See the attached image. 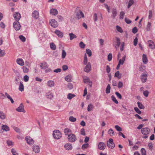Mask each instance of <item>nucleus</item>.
I'll use <instances>...</instances> for the list:
<instances>
[{
    "instance_id": "7ed1b4c3",
    "label": "nucleus",
    "mask_w": 155,
    "mask_h": 155,
    "mask_svg": "<svg viewBox=\"0 0 155 155\" xmlns=\"http://www.w3.org/2000/svg\"><path fill=\"white\" fill-rule=\"evenodd\" d=\"M68 141L71 142H75L77 140L76 136L74 134H70L68 135Z\"/></svg>"
},
{
    "instance_id": "a878e982",
    "label": "nucleus",
    "mask_w": 155,
    "mask_h": 155,
    "mask_svg": "<svg viewBox=\"0 0 155 155\" xmlns=\"http://www.w3.org/2000/svg\"><path fill=\"white\" fill-rule=\"evenodd\" d=\"M1 128L2 130L6 131L9 130V127L6 125H3L2 126Z\"/></svg>"
},
{
    "instance_id": "6e6552de",
    "label": "nucleus",
    "mask_w": 155,
    "mask_h": 155,
    "mask_svg": "<svg viewBox=\"0 0 155 155\" xmlns=\"http://www.w3.org/2000/svg\"><path fill=\"white\" fill-rule=\"evenodd\" d=\"M93 18L94 21H96L97 20L98 18L100 20L102 19V16L101 13L98 14L97 15L96 13H94V14Z\"/></svg>"
},
{
    "instance_id": "6ab92c4d",
    "label": "nucleus",
    "mask_w": 155,
    "mask_h": 155,
    "mask_svg": "<svg viewBox=\"0 0 155 155\" xmlns=\"http://www.w3.org/2000/svg\"><path fill=\"white\" fill-rule=\"evenodd\" d=\"M54 33L59 37L62 38L63 36V33L59 30H56Z\"/></svg>"
},
{
    "instance_id": "bf43d9fd",
    "label": "nucleus",
    "mask_w": 155,
    "mask_h": 155,
    "mask_svg": "<svg viewBox=\"0 0 155 155\" xmlns=\"http://www.w3.org/2000/svg\"><path fill=\"white\" fill-rule=\"evenodd\" d=\"M141 153L142 155H146V150L143 148H142L141 150Z\"/></svg>"
},
{
    "instance_id": "4468645a",
    "label": "nucleus",
    "mask_w": 155,
    "mask_h": 155,
    "mask_svg": "<svg viewBox=\"0 0 155 155\" xmlns=\"http://www.w3.org/2000/svg\"><path fill=\"white\" fill-rule=\"evenodd\" d=\"M16 110L19 112H22L24 113L25 112L24 110V106L22 103L16 109Z\"/></svg>"
},
{
    "instance_id": "c03bdc74",
    "label": "nucleus",
    "mask_w": 155,
    "mask_h": 155,
    "mask_svg": "<svg viewBox=\"0 0 155 155\" xmlns=\"http://www.w3.org/2000/svg\"><path fill=\"white\" fill-rule=\"evenodd\" d=\"M134 1L133 0H130L128 2L127 7L129 8L130 7L134 4Z\"/></svg>"
},
{
    "instance_id": "052dcab7",
    "label": "nucleus",
    "mask_w": 155,
    "mask_h": 155,
    "mask_svg": "<svg viewBox=\"0 0 155 155\" xmlns=\"http://www.w3.org/2000/svg\"><path fill=\"white\" fill-rule=\"evenodd\" d=\"M89 146L88 143H86L83 144L82 147V149H85L87 148Z\"/></svg>"
},
{
    "instance_id": "f3484780",
    "label": "nucleus",
    "mask_w": 155,
    "mask_h": 155,
    "mask_svg": "<svg viewBox=\"0 0 155 155\" xmlns=\"http://www.w3.org/2000/svg\"><path fill=\"white\" fill-rule=\"evenodd\" d=\"M50 13L53 15L55 16L58 14V11L55 8H51L50 10Z\"/></svg>"
},
{
    "instance_id": "9d476101",
    "label": "nucleus",
    "mask_w": 155,
    "mask_h": 155,
    "mask_svg": "<svg viewBox=\"0 0 155 155\" xmlns=\"http://www.w3.org/2000/svg\"><path fill=\"white\" fill-rule=\"evenodd\" d=\"M25 140L27 143L29 145H32L34 142V140L29 136L26 137Z\"/></svg>"
},
{
    "instance_id": "b1692460",
    "label": "nucleus",
    "mask_w": 155,
    "mask_h": 155,
    "mask_svg": "<svg viewBox=\"0 0 155 155\" xmlns=\"http://www.w3.org/2000/svg\"><path fill=\"white\" fill-rule=\"evenodd\" d=\"M116 46H115V48L117 50V48H118L120 45V39L118 37H116Z\"/></svg>"
},
{
    "instance_id": "1a4fd4ad",
    "label": "nucleus",
    "mask_w": 155,
    "mask_h": 155,
    "mask_svg": "<svg viewBox=\"0 0 155 155\" xmlns=\"http://www.w3.org/2000/svg\"><path fill=\"white\" fill-rule=\"evenodd\" d=\"M126 56H124L123 57L122 59H120L119 60L118 64L117 67L116 69L117 70L119 69L120 68V65H123L125 60Z\"/></svg>"
},
{
    "instance_id": "864d4df0",
    "label": "nucleus",
    "mask_w": 155,
    "mask_h": 155,
    "mask_svg": "<svg viewBox=\"0 0 155 155\" xmlns=\"http://www.w3.org/2000/svg\"><path fill=\"white\" fill-rule=\"evenodd\" d=\"M134 110L135 111L139 114H141V111L139 109V108L137 107H135L134 108Z\"/></svg>"
},
{
    "instance_id": "c85d7f7f",
    "label": "nucleus",
    "mask_w": 155,
    "mask_h": 155,
    "mask_svg": "<svg viewBox=\"0 0 155 155\" xmlns=\"http://www.w3.org/2000/svg\"><path fill=\"white\" fill-rule=\"evenodd\" d=\"M69 35L70 37V39L71 40L74 38H76L77 37L76 35L72 33H69Z\"/></svg>"
},
{
    "instance_id": "338daca9",
    "label": "nucleus",
    "mask_w": 155,
    "mask_h": 155,
    "mask_svg": "<svg viewBox=\"0 0 155 155\" xmlns=\"http://www.w3.org/2000/svg\"><path fill=\"white\" fill-rule=\"evenodd\" d=\"M118 87L119 88H121L123 86V83L121 81H119L118 83Z\"/></svg>"
},
{
    "instance_id": "a18cd8bd",
    "label": "nucleus",
    "mask_w": 155,
    "mask_h": 155,
    "mask_svg": "<svg viewBox=\"0 0 155 155\" xmlns=\"http://www.w3.org/2000/svg\"><path fill=\"white\" fill-rule=\"evenodd\" d=\"M111 99L112 101L115 102L116 104H118V101L117 100L114 96L112 95L111 96Z\"/></svg>"
},
{
    "instance_id": "20e7f679",
    "label": "nucleus",
    "mask_w": 155,
    "mask_h": 155,
    "mask_svg": "<svg viewBox=\"0 0 155 155\" xmlns=\"http://www.w3.org/2000/svg\"><path fill=\"white\" fill-rule=\"evenodd\" d=\"M13 27L16 31H19L21 28V26L18 21H15L13 23Z\"/></svg>"
},
{
    "instance_id": "412c9836",
    "label": "nucleus",
    "mask_w": 155,
    "mask_h": 155,
    "mask_svg": "<svg viewBox=\"0 0 155 155\" xmlns=\"http://www.w3.org/2000/svg\"><path fill=\"white\" fill-rule=\"evenodd\" d=\"M32 17L35 19H37L39 17V12L38 11H34L32 13Z\"/></svg>"
},
{
    "instance_id": "39448f33",
    "label": "nucleus",
    "mask_w": 155,
    "mask_h": 155,
    "mask_svg": "<svg viewBox=\"0 0 155 155\" xmlns=\"http://www.w3.org/2000/svg\"><path fill=\"white\" fill-rule=\"evenodd\" d=\"M75 12H76V17L78 19L83 18L84 16L82 12L78 9H77Z\"/></svg>"
},
{
    "instance_id": "473e14b6",
    "label": "nucleus",
    "mask_w": 155,
    "mask_h": 155,
    "mask_svg": "<svg viewBox=\"0 0 155 155\" xmlns=\"http://www.w3.org/2000/svg\"><path fill=\"white\" fill-rule=\"evenodd\" d=\"M64 132L65 135H68L71 132V130L69 128H66L64 130Z\"/></svg>"
},
{
    "instance_id": "2eb2a0df",
    "label": "nucleus",
    "mask_w": 155,
    "mask_h": 155,
    "mask_svg": "<svg viewBox=\"0 0 155 155\" xmlns=\"http://www.w3.org/2000/svg\"><path fill=\"white\" fill-rule=\"evenodd\" d=\"M32 149L36 153H38L40 151V148L39 147L36 145H34L33 146Z\"/></svg>"
},
{
    "instance_id": "e433bc0d",
    "label": "nucleus",
    "mask_w": 155,
    "mask_h": 155,
    "mask_svg": "<svg viewBox=\"0 0 155 155\" xmlns=\"http://www.w3.org/2000/svg\"><path fill=\"white\" fill-rule=\"evenodd\" d=\"M87 58L86 54H85L84 57L83 64L84 65H86L87 64Z\"/></svg>"
},
{
    "instance_id": "393cba45",
    "label": "nucleus",
    "mask_w": 155,
    "mask_h": 155,
    "mask_svg": "<svg viewBox=\"0 0 155 155\" xmlns=\"http://www.w3.org/2000/svg\"><path fill=\"white\" fill-rule=\"evenodd\" d=\"M112 18L114 19L117 14V12L116 9L113 8L112 11Z\"/></svg>"
},
{
    "instance_id": "e2e57ef3",
    "label": "nucleus",
    "mask_w": 155,
    "mask_h": 155,
    "mask_svg": "<svg viewBox=\"0 0 155 155\" xmlns=\"http://www.w3.org/2000/svg\"><path fill=\"white\" fill-rule=\"evenodd\" d=\"M11 151L13 155H18V153L16 152L15 149H12Z\"/></svg>"
},
{
    "instance_id": "79ce46f5",
    "label": "nucleus",
    "mask_w": 155,
    "mask_h": 155,
    "mask_svg": "<svg viewBox=\"0 0 155 155\" xmlns=\"http://www.w3.org/2000/svg\"><path fill=\"white\" fill-rule=\"evenodd\" d=\"M50 47L53 50H55L56 48V45L53 43H51L50 45Z\"/></svg>"
},
{
    "instance_id": "49530a36",
    "label": "nucleus",
    "mask_w": 155,
    "mask_h": 155,
    "mask_svg": "<svg viewBox=\"0 0 155 155\" xmlns=\"http://www.w3.org/2000/svg\"><path fill=\"white\" fill-rule=\"evenodd\" d=\"M86 53L88 54L89 57H90L91 56L92 52L91 50L88 49H87L86 51Z\"/></svg>"
},
{
    "instance_id": "0eeeda50",
    "label": "nucleus",
    "mask_w": 155,
    "mask_h": 155,
    "mask_svg": "<svg viewBox=\"0 0 155 155\" xmlns=\"http://www.w3.org/2000/svg\"><path fill=\"white\" fill-rule=\"evenodd\" d=\"M107 146L111 149L115 147V144L113 142V140L112 138H110L109 140L107 142Z\"/></svg>"
},
{
    "instance_id": "37998d69",
    "label": "nucleus",
    "mask_w": 155,
    "mask_h": 155,
    "mask_svg": "<svg viewBox=\"0 0 155 155\" xmlns=\"http://www.w3.org/2000/svg\"><path fill=\"white\" fill-rule=\"evenodd\" d=\"M116 28L117 30L119 32L122 33L123 32V31L122 28L119 26L117 25L116 26Z\"/></svg>"
},
{
    "instance_id": "603ef678",
    "label": "nucleus",
    "mask_w": 155,
    "mask_h": 155,
    "mask_svg": "<svg viewBox=\"0 0 155 155\" xmlns=\"http://www.w3.org/2000/svg\"><path fill=\"white\" fill-rule=\"evenodd\" d=\"M125 15V13L123 11H121L120 13V18L121 19H123L124 18V16Z\"/></svg>"
},
{
    "instance_id": "0e129e2a",
    "label": "nucleus",
    "mask_w": 155,
    "mask_h": 155,
    "mask_svg": "<svg viewBox=\"0 0 155 155\" xmlns=\"http://www.w3.org/2000/svg\"><path fill=\"white\" fill-rule=\"evenodd\" d=\"M117 97L119 98L120 99H121L122 98V96L118 92H116L115 93Z\"/></svg>"
},
{
    "instance_id": "c9c22d12",
    "label": "nucleus",
    "mask_w": 155,
    "mask_h": 155,
    "mask_svg": "<svg viewBox=\"0 0 155 155\" xmlns=\"http://www.w3.org/2000/svg\"><path fill=\"white\" fill-rule=\"evenodd\" d=\"M110 85L109 84H108L106 87V93L108 94H109L110 92Z\"/></svg>"
},
{
    "instance_id": "ddd939ff",
    "label": "nucleus",
    "mask_w": 155,
    "mask_h": 155,
    "mask_svg": "<svg viewBox=\"0 0 155 155\" xmlns=\"http://www.w3.org/2000/svg\"><path fill=\"white\" fill-rule=\"evenodd\" d=\"M91 70V66L90 62L88 63L86 66L85 67L84 71L86 72H89Z\"/></svg>"
},
{
    "instance_id": "ea45409f",
    "label": "nucleus",
    "mask_w": 155,
    "mask_h": 155,
    "mask_svg": "<svg viewBox=\"0 0 155 155\" xmlns=\"http://www.w3.org/2000/svg\"><path fill=\"white\" fill-rule=\"evenodd\" d=\"M93 105L91 104H90L88 106L87 110L88 111H89L92 110L93 109Z\"/></svg>"
},
{
    "instance_id": "5701e85b",
    "label": "nucleus",
    "mask_w": 155,
    "mask_h": 155,
    "mask_svg": "<svg viewBox=\"0 0 155 155\" xmlns=\"http://www.w3.org/2000/svg\"><path fill=\"white\" fill-rule=\"evenodd\" d=\"M47 85L49 87H52L54 85V81L52 80H49L47 82Z\"/></svg>"
},
{
    "instance_id": "a211bd4d",
    "label": "nucleus",
    "mask_w": 155,
    "mask_h": 155,
    "mask_svg": "<svg viewBox=\"0 0 155 155\" xmlns=\"http://www.w3.org/2000/svg\"><path fill=\"white\" fill-rule=\"evenodd\" d=\"M64 147L67 150H71L72 149V144L69 143H67L64 145Z\"/></svg>"
},
{
    "instance_id": "4c0bfd02",
    "label": "nucleus",
    "mask_w": 155,
    "mask_h": 155,
    "mask_svg": "<svg viewBox=\"0 0 155 155\" xmlns=\"http://www.w3.org/2000/svg\"><path fill=\"white\" fill-rule=\"evenodd\" d=\"M114 77H117L119 79H120L121 78V75L120 74V72L119 71H117L115 74Z\"/></svg>"
},
{
    "instance_id": "bb28decb",
    "label": "nucleus",
    "mask_w": 155,
    "mask_h": 155,
    "mask_svg": "<svg viewBox=\"0 0 155 155\" xmlns=\"http://www.w3.org/2000/svg\"><path fill=\"white\" fill-rule=\"evenodd\" d=\"M148 43L149 44V47L151 49L154 48V45L153 41L151 40H149L148 41Z\"/></svg>"
},
{
    "instance_id": "2f4dec72",
    "label": "nucleus",
    "mask_w": 155,
    "mask_h": 155,
    "mask_svg": "<svg viewBox=\"0 0 155 155\" xmlns=\"http://www.w3.org/2000/svg\"><path fill=\"white\" fill-rule=\"evenodd\" d=\"M72 79V76L71 75H67L65 78V80L66 81L69 82L71 81Z\"/></svg>"
},
{
    "instance_id": "cd10ccee",
    "label": "nucleus",
    "mask_w": 155,
    "mask_h": 155,
    "mask_svg": "<svg viewBox=\"0 0 155 155\" xmlns=\"http://www.w3.org/2000/svg\"><path fill=\"white\" fill-rule=\"evenodd\" d=\"M142 60L144 64H146L148 62L147 56L146 54H143L142 56Z\"/></svg>"
},
{
    "instance_id": "dca6fc26",
    "label": "nucleus",
    "mask_w": 155,
    "mask_h": 155,
    "mask_svg": "<svg viewBox=\"0 0 155 155\" xmlns=\"http://www.w3.org/2000/svg\"><path fill=\"white\" fill-rule=\"evenodd\" d=\"M16 62L20 66H23L24 64V61L22 58H17L16 60Z\"/></svg>"
},
{
    "instance_id": "4d7b16f0",
    "label": "nucleus",
    "mask_w": 155,
    "mask_h": 155,
    "mask_svg": "<svg viewBox=\"0 0 155 155\" xmlns=\"http://www.w3.org/2000/svg\"><path fill=\"white\" fill-rule=\"evenodd\" d=\"M108 133L110 136H113L114 134V133L113 130L111 129H110L108 131Z\"/></svg>"
},
{
    "instance_id": "72a5a7b5",
    "label": "nucleus",
    "mask_w": 155,
    "mask_h": 155,
    "mask_svg": "<svg viewBox=\"0 0 155 155\" xmlns=\"http://www.w3.org/2000/svg\"><path fill=\"white\" fill-rule=\"evenodd\" d=\"M18 89L21 92L24 90V86L21 82H20Z\"/></svg>"
},
{
    "instance_id": "09e8293b",
    "label": "nucleus",
    "mask_w": 155,
    "mask_h": 155,
    "mask_svg": "<svg viewBox=\"0 0 155 155\" xmlns=\"http://www.w3.org/2000/svg\"><path fill=\"white\" fill-rule=\"evenodd\" d=\"M84 82V83H88L90 82V80L89 78L87 77H85L83 78Z\"/></svg>"
},
{
    "instance_id": "f704fd0d",
    "label": "nucleus",
    "mask_w": 155,
    "mask_h": 155,
    "mask_svg": "<svg viewBox=\"0 0 155 155\" xmlns=\"http://www.w3.org/2000/svg\"><path fill=\"white\" fill-rule=\"evenodd\" d=\"M75 95L74 94L71 93H69L67 95V98L68 99L71 100L72 98L75 97Z\"/></svg>"
},
{
    "instance_id": "f03ea898",
    "label": "nucleus",
    "mask_w": 155,
    "mask_h": 155,
    "mask_svg": "<svg viewBox=\"0 0 155 155\" xmlns=\"http://www.w3.org/2000/svg\"><path fill=\"white\" fill-rule=\"evenodd\" d=\"M150 132V130L147 128H144L141 129L142 133L145 136H143V137L144 138H147L148 137L147 135Z\"/></svg>"
},
{
    "instance_id": "69168bd1",
    "label": "nucleus",
    "mask_w": 155,
    "mask_h": 155,
    "mask_svg": "<svg viewBox=\"0 0 155 155\" xmlns=\"http://www.w3.org/2000/svg\"><path fill=\"white\" fill-rule=\"evenodd\" d=\"M149 92L148 91L146 90L144 91L143 92V94L146 97H147L148 96Z\"/></svg>"
},
{
    "instance_id": "680f3d73",
    "label": "nucleus",
    "mask_w": 155,
    "mask_h": 155,
    "mask_svg": "<svg viewBox=\"0 0 155 155\" xmlns=\"http://www.w3.org/2000/svg\"><path fill=\"white\" fill-rule=\"evenodd\" d=\"M151 23L150 22H148L147 26V30L148 31L150 30Z\"/></svg>"
},
{
    "instance_id": "6e6d98bb",
    "label": "nucleus",
    "mask_w": 155,
    "mask_h": 155,
    "mask_svg": "<svg viewBox=\"0 0 155 155\" xmlns=\"http://www.w3.org/2000/svg\"><path fill=\"white\" fill-rule=\"evenodd\" d=\"M5 51L1 49L0 51V57H3L5 56Z\"/></svg>"
},
{
    "instance_id": "de8ad7c7",
    "label": "nucleus",
    "mask_w": 155,
    "mask_h": 155,
    "mask_svg": "<svg viewBox=\"0 0 155 155\" xmlns=\"http://www.w3.org/2000/svg\"><path fill=\"white\" fill-rule=\"evenodd\" d=\"M69 119L70 121L72 122H74L76 120V118L73 116L70 117L69 118Z\"/></svg>"
},
{
    "instance_id": "4be33fe9",
    "label": "nucleus",
    "mask_w": 155,
    "mask_h": 155,
    "mask_svg": "<svg viewBox=\"0 0 155 155\" xmlns=\"http://www.w3.org/2000/svg\"><path fill=\"white\" fill-rule=\"evenodd\" d=\"M40 67L43 69H45L48 68V64L46 62H44L40 64Z\"/></svg>"
},
{
    "instance_id": "7c9ffc66",
    "label": "nucleus",
    "mask_w": 155,
    "mask_h": 155,
    "mask_svg": "<svg viewBox=\"0 0 155 155\" xmlns=\"http://www.w3.org/2000/svg\"><path fill=\"white\" fill-rule=\"evenodd\" d=\"M6 116L5 113L2 111H0V118L2 120L5 119Z\"/></svg>"
},
{
    "instance_id": "3c124183",
    "label": "nucleus",
    "mask_w": 155,
    "mask_h": 155,
    "mask_svg": "<svg viewBox=\"0 0 155 155\" xmlns=\"http://www.w3.org/2000/svg\"><path fill=\"white\" fill-rule=\"evenodd\" d=\"M20 39L23 42L25 41L26 38L25 37L22 35H20L19 36Z\"/></svg>"
},
{
    "instance_id": "8fccbe9b",
    "label": "nucleus",
    "mask_w": 155,
    "mask_h": 155,
    "mask_svg": "<svg viewBox=\"0 0 155 155\" xmlns=\"http://www.w3.org/2000/svg\"><path fill=\"white\" fill-rule=\"evenodd\" d=\"M66 55V53L65 51L63 50L62 51V55H61V57L62 58H64Z\"/></svg>"
},
{
    "instance_id": "9b49d317",
    "label": "nucleus",
    "mask_w": 155,
    "mask_h": 155,
    "mask_svg": "<svg viewBox=\"0 0 155 155\" xmlns=\"http://www.w3.org/2000/svg\"><path fill=\"white\" fill-rule=\"evenodd\" d=\"M98 147L99 150H104L106 147V144L102 142H100L98 144Z\"/></svg>"
},
{
    "instance_id": "58836bf2",
    "label": "nucleus",
    "mask_w": 155,
    "mask_h": 155,
    "mask_svg": "<svg viewBox=\"0 0 155 155\" xmlns=\"http://www.w3.org/2000/svg\"><path fill=\"white\" fill-rule=\"evenodd\" d=\"M138 107L140 109H143L144 108V106L141 103L138 102L137 103Z\"/></svg>"
},
{
    "instance_id": "f257e3e1",
    "label": "nucleus",
    "mask_w": 155,
    "mask_h": 155,
    "mask_svg": "<svg viewBox=\"0 0 155 155\" xmlns=\"http://www.w3.org/2000/svg\"><path fill=\"white\" fill-rule=\"evenodd\" d=\"M53 136L54 139H58L61 137L62 134L59 130H55L53 131Z\"/></svg>"
},
{
    "instance_id": "5fc2aeb1",
    "label": "nucleus",
    "mask_w": 155,
    "mask_h": 155,
    "mask_svg": "<svg viewBox=\"0 0 155 155\" xmlns=\"http://www.w3.org/2000/svg\"><path fill=\"white\" fill-rule=\"evenodd\" d=\"M80 47L81 48H84L85 45L83 42L81 41L79 44Z\"/></svg>"
},
{
    "instance_id": "774afa93",
    "label": "nucleus",
    "mask_w": 155,
    "mask_h": 155,
    "mask_svg": "<svg viewBox=\"0 0 155 155\" xmlns=\"http://www.w3.org/2000/svg\"><path fill=\"white\" fill-rule=\"evenodd\" d=\"M115 127L117 131H121L122 130V129L121 128L117 125H115Z\"/></svg>"
},
{
    "instance_id": "aec40b11",
    "label": "nucleus",
    "mask_w": 155,
    "mask_h": 155,
    "mask_svg": "<svg viewBox=\"0 0 155 155\" xmlns=\"http://www.w3.org/2000/svg\"><path fill=\"white\" fill-rule=\"evenodd\" d=\"M147 78V75L146 74H143L141 75V81L142 82H146Z\"/></svg>"
},
{
    "instance_id": "13d9d810",
    "label": "nucleus",
    "mask_w": 155,
    "mask_h": 155,
    "mask_svg": "<svg viewBox=\"0 0 155 155\" xmlns=\"http://www.w3.org/2000/svg\"><path fill=\"white\" fill-rule=\"evenodd\" d=\"M22 69L24 73H28L29 71L28 69L25 66L23 67Z\"/></svg>"
},
{
    "instance_id": "f8f14e48",
    "label": "nucleus",
    "mask_w": 155,
    "mask_h": 155,
    "mask_svg": "<svg viewBox=\"0 0 155 155\" xmlns=\"http://www.w3.org/2000/svg\"><path fill=\"white\" fill-rule=\"evenodd\" d=\"M13 17L16 21H18L21 18V14L18 12H15Z\"/></svg>"
},
{
    "instance_id": "423d86ee",
    "label": "nucleus",
    "mask_w": 155,
    "mask_h": 155,
    "mask_svg": "<svg viewBox=\"0 0 155 155\" xmlns=\"http://www.w3.org/2000/svg\"><path fill=\"white\" fill-rule=\"evenodd\" d=\"M49 24L53 28H56L58 26V22L54 19H52L50 20Z\"/></svg>"
},
{
    "instance_id": "a19ab883",
    "label": "nucleus",
    "mask_w": 155,
    "mask_h": 155,
    "mask_svg": "<svg viewBox=\"0 0 155 155\" xmlns=\"http://www.w3.org/2000/svg\"><path fill=\"white\" fill-rule=\"evenodd\" d=\"M46 96H47V97L48 98L51 99L53 97V94L52 93H51L50 92H49L47 93Z\"/></svg>"
},
{
    "instance_id": "c756f323",
    "label": "nucleus",
    "mask_w": 155,
    "mask_h": 155,
    "mask_svg": "<svg viewBox=\"0 0 155 155\" xmlns=\"http://www.w3.org/2000/svg\"><path fill=\"white\" fill-rule=\"evenodd\" d=\"M5 96H6L11 101V102L12 103H13L14 101L13 100L12 98V97L10 96V95L8 94L7 92L5 93Z\"/></svg>"
}]
</instances>
